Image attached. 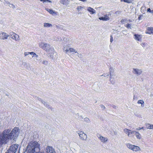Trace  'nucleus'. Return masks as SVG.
<instances>
[{
    "instance_id": "obj_1",
    "label": "nucleus",
    "mask_w": 153,
    "mask_h": 153,
    "mask_svg": "<svg viewBox=\"0 0 153 153\" xmlns=\"http://www.w3.org/2000/svg\"><path fill=\"white\" fill-rule=\"evenodd\" d=\"M19 129L16 127L11 131L10 129H6L0 134V147L3 145L7 144L10 140L17 137L19 133Z\"/></svg>"
},
{
    "instance_id": "obj_2",
    "label": "nucleus",
    "mask_w": 153,
    "mask_h": 153,
    "mask_svg": "<svg viewBox=\"0 0 153 153\" xmlns=\"http://www.w3.org/2000/svg\"><path fill=\"white\" fill-rule=\"evenodd\" d=\"M27 153H38L40 150V145L36 141H31L28 144Z\"/></svg>"
},
{
    "instance_id": "obj_3",
    "label": "nucleus",
    "mask_w": 153,
    "mask_h": 153,
    "mask_svg": "<svg viewBox=\"0 0 153 153\" xmlns=\"http://www.w3.org/2000/svg\"><path fill=\"white\" fill-rule=\"evenodd\" d=\"M39 46L40 48L43 49L48 52L51 51L53 52V54H56V52L55 51L53 48L48 44L40 42L39 44Z\"/></svg>"
},
{
    "instance_id": "obj_4",
    "label": "nucleus",
    "mask_w": 153,
    "mask_h": 153,
    "mask_svg": "<svg viewBox=\"0 0 153 153\" xmlns=\"http://www.w3.org/2000/svg\"><path fill=\"white\" fill-rule=\"evenodd\" d=\"M127 147L129 149L134 152H137L140 150V148L138 146L131 144L130 143H127L126 144Z\"/></svg>"
},
{
    "instance_id": "obj_5",
    "label": "nucleus",
    "mask_w": 153,
    "mask_h": 153,
    "mask_svg": "<svg viewBox=\"0 0 153 153\" xmlns=\"http://www.w3.org/2000/svg\"><path fill=\"white\" fill-rule=\"evenodd\" d=\"M18 144H14L10 147L5 153H16L18 148Z\"/></svg>"
},
{
    "instance_id": "obj_6",
    "label": "nucleus",
    "mask_w": 153,
    "mask_h": 153,
    "mask_svg": "<svg viewBox=\"0 0 153 153\" xmlns=\"http://www.w3.org/2000/svg\"><path fill=\"white\" fill-rule=\"evenodd\" d=\"M44 153H56L55 149L52 146H48L45 149Z\"/></svg>"
},
{
    "instance_id": "obj_7",
    "label": "nucleus",
    "mask_w": 153,
    "mask_h": 153,
    "mask_svg": "<svg viewBox=\"0 0 153 153\" xmlns=\"http://www.w3.org/2000/svg\"><path fill=\"white\" fill-rule=\"evenodd\" d=\"M9 36H10L13 39L16 41H18L19 40V35L13 32L10 33Z\"/></svg>"
},
{
    "instance_id": "obj_8",
    "label": "nucleus",
    "mask_w": 153,
    "mask_h": 153,
    "mask_svg": "<svg viewBox=\"0 0 153 153\" xmlns=\"http://www.w3.org/2000/svg\"><path fill=\"white\" fill-rule=\"evenodd\" d=\"M111 15V13L109 12L108 13L104 15L103 16L99 17V19L100 20L103 21H107L110 19V16Z\"/></svg>"
},
{
    "instance_id": "obj_9",
    "label": "nucleus",
    "mask_w": 153,
    "mask_h": 153,
    "mask_svg": "<svg viewBox=\"0 0 153 153\" xmlns=\"http://www.w3.org/2000/svg\"><path fill=\"white\" fill-rule=\"evenodd\" d=\"M78 134L80 138L82 140H85L87 138V135L82 131H80Z\"/></svg>"
},
{
    "instance_id": "obj_10",
    "label": "nucleus",
    "mask_w": 153,
    "mask_h": 153,
    "mask_svg": "<svg viewBox=\"0 0 153 153\" xmlns=\"http://www.w3.org/2000/svg\"><path fill=\"white\" fill-rule=\"evenodd\" d=\"M9 36V35L5 32H2L0 33V39H1L4 40L7 39Z\"/></svg>"
},
{
    "instance_id": "obj_11",
    "label": "nucleus",
    "mask_w": 153,
    "mask_h": 153,
    "mask_svg": "<svg viewBox=\"0 0 153 153\" xmlns=\"http://www.w3.org/2000/svg\"><path fill=\"white\" fill-rule=\"evenodd\" d=\"M64 50L66 53H68L69 52L74 53H75V52L77 51L73 48H67L66 47H64Z\"/></svg>"
},
{
    "instance_id": "obj_12",
    "label": "nucleus",
    "mask_w": 153,
    "mask_h": 153,
    "mask_svg": "<svg viewBox=\"0 0 153 153\" xmlns=\"http://www.w3.org/2000/svg\"><path fill=\"white\" fill-rule=\"evenodd\" d=\"M132 72L134 74H136L137 76H139L142 73V71L140 69L137 68H133V69Z\"/></svg>"
},
{
    "instance_id": "obj_13",
    "label": "nucleus",
    "mask_w": 153,
    "mask_h": 153,
    "mask_svg": "<svg viewBox=\"0 0 153 153\" xmlns=\"http://www.w3.org/2000/svg\"><path fill=\"white\" fill-rule=\"evenodd\" d=\"M134 38L137 41H141L142 40V36L141 35H139L138 34H136L134 35Z\"/></svg>"
},
{
    "instance_id": "obj_14",
    "label": "nucleus",
    "mask_w": 153,
    "mask_h": 153,
    "mask_svg": "<svg viewBox=\"0 0 153 153\" xmlns=\"http://www.w3.org/2000/svg\"><path fill=\"white\" fill-rule=\"evenodd\" d=\"M146 33L153 35V27H148L146 31Z\"/></svg>"
},
{
    "instance_id": "obj_15",
    "label": "nucleus",
    "mask_w": 153,
    "mask_h": 153,
    "mask_svg": "<svg viewBox=\"0 0 153 153\" xmlns=\"http://www.w3.org/2000/svg\"><path fill=\"white\" fill-rule=\"evenodd\" d=\"M98 138L103 143H106L108 140V138H107L102 137L100 134L99 135Z\"/></svg>"
},
{
    "instance_id": "obj_16",
    "label": "nucleus",
    "mask_w": 153,
    "mask_h": 153,
    "mask_svg": "<svg viewBox=\"0 0 153 153\" xmlns=\"http://www.w3.org/2000/svg\"><path fill=\"white\" fill-rule=\"evenodd\" d=\"M86 9L91 14H93L96 13V11L94 9L90 7H87Z\"/></svg>"
},
{
    "instance_id": "obj_17",
    "label": "nucleus",
    "mask_w": 153,
    "mask_h": 153,
    "mask_svg": "<svg viewBox=\"0 0 153 153\" xmlns=\"http://www.w3.org/2000/svg\"><path fill=\"white\" fill-rule=\"evenodd\" d=\"M114 69L113 68H110V69H109V74L110 76V79H111V80L113 77V76H115V75L114 74Z\"/></svg>"
},
{
    "instance_id": "obj_18",
    "label": "nucleus",
    "mask_w": 153,
    "mask_h": 153,
    "mask_svg": "<svg viewBox=\"0 0 153 153\" xmlns=\"http://www.w3.org/2000/svg\"><path fill=\"white\" fill-rule=\"evenodd\" d=\"M37 99L41 101V102L44 104V105L48 108H49V105L45 101H44L41 98L37 97Z\"/></svg>"
},
{
    "instance_id": "obj_19",
    "label": "nucleus",
    "mask_w": 153,
    "mask_h": 153,
    "mask_svg": "<svg viewBox=\"0 0 153 153\" xmlns=\"http://www.w3.org/2000/svg\"><path fill=\"white\" fill-rule=\"evenodd\" d=\"M145 125L146 128L149 129H153V125L150 124L149 123H146Z\"/></svg>"
},
{
    "instance_id": "obj_20",
    "label": "nucleus",
    "mask_w": 153,
    "mask_h": 153,
    "mask_svg": "<svg viewBox=\"0 0 153 153\" xmlns=\"http://www.w3.org/2000/svg\"><path fill=\"white\" fill-rule=\"evenodd\" d=\"M45 27H52L53 26L52 25L48 23H44L43 25Z\"/></svg>"
},
{
    "instance_id": "obj_21",
    "label": "nucleus",
    "mask_w": 153,
    "mask_h": 153,
    "mask_svg": "<svg viewBox=\"0 0 153 153\" xmlns=\"http://www.w3.org/2000/svg\"><path fill=\"white\" fill-rule=\"evenodd\" d=\"M48 54L49 56L51 57L52 58H53L55 57L56 56V55H57V53L56 52V54H53V52H48Z\"/></svg>"
},
{
    "instance_id": "obj_22",
    "label": "nucleus",
    "mask_w": 153,
    "mask_h": 153,
    "mask_svg": "<svg viewBox=\"0 0 153 153\" xmlns=\"http://www.w3.org/2000/svg\"><path fill=\"white\" fill-rule=\"evenodd\" d=\"M45 9L51 14L52 15H54V14H56V13L51 9L47 8Z\"/></svg>"
},
{
    "instance_id": "obj_23",
    "label": "nucleus",
    "mask_w": 153,
    "mask_h": 153,
    "mask_svg": "<svg viewBox=\"0 0 153 153\" xmlns=\"http://www.w3.org/2000/svg\"><path fill=\"white\" fill-rule=\"evenodd\" d=\"M130 131L131 130L128 129L126 128L124 129V132L126 134H127V135L128 136H129V135L130 134Z\"/></svg>"
},
{
    "instance_id": "obj_24",
    "label": "nucleus",
    "mask_w": 153,
    "mask_h": 153,
    "mask_svg": "<svg viewBox=\"0 0 153 153\" xmlns=\"http://www.w3.org/2000/svg\"><path fill=\"white\" fill-rule=\"evenodd\" d=\"M7 5H8L10 7L13 9H15L16 8L15 6L13 4H10L9 2H7Z\"/></svg>"
},
{
    "instance_id": "obj_25",
    "label": "nucleus",
    "mask_w": 153,
    "mask_h": 153,
    "mask_svg": "<svg viewBox=\"0 0 153 153\" xmlns=\"http://www.w3.org/2000/svg\"><path fill=\"white\" fill-rule=\"evenodd\" d=\"M135 135L137 139H140L141 138V134L138 132H135Z\"/></svg>"
},
{
    "instance_id": "obj_26",
    "label": "nucleus",
    "mask_w": 153,
    "mask_h": 153,
    "mask_svg": "<svg viewBox=\"0 0 153 153\" xmlns=\"http://www.w3.org/2000/svg\"><path fill=\"white\" fill-rule=\"evenodd\" d=\"M40 1H42L44 4H47L48 3H51V1L49 0H40Z\"/></svg>"
},
{
    "instance_id": "obj_27",
    "label": "nucleus",
    "mask_w": 153,
    "mask_h": 153,
    "mask_svg": "<svg viewBox=\"0 0 153 153\" xmlns=\"http://www.w3.org/2000/svg\"><path fill=\"white\" fill-rule=\"evenodd\" d=\"M144 102L143 100H139L137 102V103L138 104H140L141 105V106L143 107L144 105L143 103Z\"/></svg>"
},
{
    "instance_id": "obj_28",
    "label": "nucleus",
    "mask_w": 153,
    "mask_h": 153,
    "mask_svg": "<svg viewBox=\"0 0 153 153\" xmlns=\"http://www.w3.org/2000/svg\"><path fill=\"white\" fill-rule=\"evenodd\" d=\"M114 76H113V77H112V79H111H111H110V81L113 84H114L115 82V79L114 78Z\"/></svg>"
},
{
    "instance_id": "obj_29",
    "label": "nucleus",
    "mask_w": 153,
    "mask_h": 153,
    "mask_svg": "<svg viewBox=\"0 0 153 153\" xmlns=\"http://www.w3.org/2000/svg\"><path fill=\"white\" fill-rule=\"evenodd\" d=\"M75 53H76V55L79 58H82V55L81 53H79L77 51L75 52Z\"/></svg>"
},
{
    "instance_id": "obj_30",
    "label": "nucleus",
    "mask_w": 153,
    "mask_h": 153,
    "mask_svg": "<svg viewBox=\"0 0 153 153\" xmlns=\"http://www.w3.org/2000/svg\"><path fill=\"white\" fill-rule=\"evenodd\" d=\"M83 9L82 7L81 6H78L76 8V9L78 11H80Z\"/></svg>"
},
{
    "instance_id": "obj_31",
    "label": "nucleus",
    "mask_w": 153,
    "mask_h": 153,
    "mask_svg": "<svg viewBox=\"0 0 153 153\" xmlns=\"http://www.w3.org/2000/svg\"><path fill=\"white\" fill-rule=\"evenodd\" d=\"M84 121L87 123H89L90 122V120L89 119L88 117H85L84 119Z\"/></svg>"
},
{
    "instance_id": "obj_32",
    "label": "nucleus",
    "mask_w": 153,
    "mask_h": 153,
    "mask_svg": "<svg viewBox=\"0 0 153 153\" xmlns=\"http://www.w3.org/2000/svg\"><path fill=\"white\" fill-rule=\"evenodd\" d=\"M125 26L128 28L131 29L132 25L131 24H127Z\"/></svg>"
},
{
    "instance_id": "obj_33",
    "label": "nucleus",
    "mask_w": 153,
    "mask_h": 153,
    "mask_svg": "<svg viewBox=\"0 0 153 153\" xmlns=\"http://www.w3.org/2000/svg\"><path fill=\"white\" fill-rule=\"evenodd\" d=\"M121 1H122V0ZM123 1H124L125 2H126L128 3H129L131 2V0H123Z\"/></svg>"
},
{
    "instance_id": "obj_34",
    "label": "nucleus",
    "mask_w": 153,
    "mask_h": 153,
    "mask_svg": "<svg viewBox=\"0 0 153 153\" xmlns=\"http://www.w3.org/2000/svg\"><path fill=\"white\" fill-rule=\"evenodd\" d=\"M23 66H24V67L25 68H26L27 69L28 68L27 67H28L27 65L26 62H23Z\"/></svg>"
},
{
    "instance_id": "obj_35",
    "label": "nucleus",
    "mask_w": 153,
    "mask_h": 153,
    "mask_svg": "<svg viewBox=\"0 0 153 153\" xmlns=\"http://www.w3.org/2000/svg\"><path fill=\"white\" fill-rule=\"evenodd\" d=\"M29 54H30V52H25L24 53V55L25 56L28 55Z\"/></svg>"
},
{
    "instance_id": "obj_36",
    "label": "nucleus",
    "mask_w": 153,
    "mask_h": 153,
    "mask_svg": "<svg viewBox=\"0 0 153 153\" xmlns=\"http://www.w3.org/2000/svg\"><path fill=\"white\" fill-rule=\"evenodd\" d=\"M34 57L36 58V60H38L37 58L38 57V56L36 53L35 54H34V55L33 56V57Z\"/></svg>"
},
{
    "instance_id": "obj_37",
    "label": "nucleus",
    "mask_w": 153,
    "mask_h": 153,
    "mask_svg": "<svg viewBox=\"0 0 153 153\" xmlns=\"http://www.w3.org/2000/svg\"><path fill=\"white\" fill-rule=\"evenodd\" d=\"M42 63L44 64L47 65L48 64V61L46 60H44L43 61Z\"/></svg>"
},
{
    "instance_id": "obj_38",
    "label": "nucleus",
    "mask_w": 153,
    "mask_h": 153,
    "mask_svg": "<svg viewBox=\"0 0 153 153\" xmlns=\"http://www.w3.org/2000/svg\"><path fill=\"white\" fill-rule=\"evenodd\" d=\"M109 74H102V75H101V76H103L104 77H105L106 76H109Z\"/></svg>"
},
{
    "instance_id": "obj_39",
    "label": "nucleus",
    "mask_w": 153,
    "mask_h": 153,
    "mask_svg": "<svg viewBox=\"0 0 153 153\" xmlns=\"http://www.w3.org/2000/svg\"><path fill=\"white\" fill-rule=\"evenodd\" d=\"M36 54L34 52H30V54H31V55H33L32 57H33V56L34 55V54Z\"/></svg>"
},
{
    "instance_id": "obj_40",
    "label": "nucleus",
    "mask_w": 153,
    "mask_h": 153,
    "mask_svg": "<svg viewBox=\"0 0 153 153\" xmlns=\"http://www.w3.org/2000/svg\"><path fill=\"white\" fill-rule=\"evenodd\" d=\"M143 128V127H141V128H140V127H139V128H136V130H140L141 129H142Z\"/></svg>"
},
{
    "instance_id": "obj_41",
    "label": "nucleus",
    "mask_w": 153,
    "mask_h": 153,
    "mask_svg": "<svg viewBox=\"0 0 153 153\" xmlns=\"http://www.w3.org/2000/svg\"><path fill=\"white\" fill-rule=\"evenodd\" d=\"M113 41V37L112 36H111L110 42H112Z\"/></svg>"
},
{
    "instance_id": "obj_42",
    "label": "nucleus",
    "mask_w": 153,
    "mask_h": 153,
    "mask_svg": "<svg viewBox=\"0 0 153 153\" xmlns=\"http://www.w3.org/2000/svg\"><path fill=\"white\" fill-rule=\"evenodd\" d=\"M61 40H62V39H61V37H58V40H57L59 41H60Z\"/></svg>"
},
{
    "instance_id": "obj_43",
    "label": "nucleus",
    "mask_w": 153,
    "mask_h": 153,
    "mask_svg": "<svg viewBox=\"0 0 153 153\" xmlns=\"http://www.w3.org/2000/svg\"><path fill=\"white\" fill-rule=\"evenodd\" d=\"M101 107L103 109H104L105 108V106L103 105H101Z\"/></svg>"
},
{
    "instance_id": "obj_44",
    "label": "nucleus",
    "mask_w": 153,
    "mask_h": 153,
    "mask_svg": "<svg viewBox=\"0 0 153 153\" xmlns=\"http://www.w3.org/2000/svg\"><path fill=\"white\" fill-rule=\"evenodd\" d=\"M135 132H136V131H130V134H132L134 133H135Z\"/></svg>"
},
{
    "instance_id": "obj_45",
    "label": "nucleus",
    "mask_w": 153,
    "mask_h": 153,
    "mask_svg": "<svg viewBox=\"0 0 153 153\" xmlns=\"http://www.w3.org/2000/svg\"><path fill=\"white\" fill-rule=\"evenodd\" d=\"M141 45L143 47H145V44L144 43H142L141 44Z\"/></svg>"
},
{
    "instance_id": "obj_46",
    "label": "nucleus",
    "mask_w": 153,
    "mask_h": 153,
    "mask_svg": "<svg viewBox=\"0 0 153 153\" xmlns=\"http://www.w3.org/2000/svg\"><path fill=\"white\" fill-rule=\"evenodd\" d=\"M151 9H150V8H149L147 9V11L148 12H151Z\"/></svg>"
},
{
    "instance_id": "obj_47",
    "label": "nucleus",
    "mask_w": 153,
    "mask_h": 153,
    "mask_svg": "<svg viewBox=\"0 0 153 153\" xmlns=\"http://www.w3.org/2000/svg\"><path fill=\"white\" fill-rule=\"evenodd\" d=\"M125 21V20L124 19H122L121 21V22L122 23H123Z\"/></svg>"
},
{
    "instance_id": "obj_48",
    "label": "nucleus",
    "mask_w": 153,
    "mask_h": 153,
    "mask_svg": "<svg viewBox=\"0 0 153 153\" xmlns=\"http://www.w3.org/2000/svg\"><path fill=\"white\" fill-rule=\"evenodd\" d=\"M79 119H81V118H83L81 116H80L79 117Z\"/></svg>"
},
{
    "instance_id": "obj_49",
    "label": "nucleus",
    "mask_w": 153,
    "mask_h": 153,
    "mask_svg": "<svg viewBox=\"0 0 153 153\" xmlns=\"http://www.w3.org/2000/svg\"><path fill=\"white\" fill-rule=\"evenodd\" d=\"M119 13V11H117L116 12V14H117V13Z\"/></svg>"
},
{
    "instance_id": "obj_50",
    "label": "nucleus",
    "mask_w": 153,
    "mask_h": 153,
    "mask_svg": "<svg viewBox=\"0 0 153 153\" xmlns=\"http://www.w3.org/2000/svg\"><path fill=\"white\" fill-rule=\"evenodd\" d=\"M135 96H134V98H133V99H135Z\"/></svg>"
},
{
    "instance_id": "obj_51",
    "label": "nucleus",
    "mask_w": 153,
    "mask_h": 153,
    "mask_svg": "<svg viewBox=\"0 0 153 153\" xmlns=\"http://www.w3.org/2000/svg\"><path fill=\"white\" fill-rule=\"evenodd\" d=\"M152 12H153V10H152Z\"/></svg>"
}]
</instances>
